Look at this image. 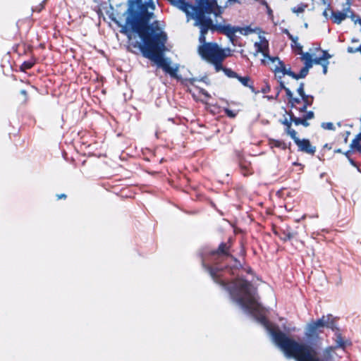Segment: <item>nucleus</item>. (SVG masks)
Masks as SVG:
<instances>
[{"mask_svg": "<svg viewBox=\"0 0 361 361\" xmlns=\"http://www.w3.org/2000/svg\"><path fill=\"white\" fill-rule=\"evenodd\" d=\"M313 57L314 56L312 53L306 52L305 54H302L301 59L305 62V66L302 68L300 73L297 75V80L303 78L307 75L309 70L313 66Z\"/></svg>", "mask_w": 361, "mask_h": 361, "instance_id": "nucleus-8", "label": "nucleus"}, {"mask_svg": "<svg viewBox=\"0 0 361 361\" xmlns=\"http://www.w3.org/2000/svg\"><path fill=\"white\" fill-rule=\"evenodd\" d=\"M32 66V63L30 62H25L22 64L21 68L23 71L30 68Z\"/></svg>", "mask_w": 361, "mask_h": 361, "instance_id": "nucleus-26", "label": "nucleus"}, {"mask_svg": "<svg viewBox=\"0 0 361 361\" xmlns=\"http://www.w3.org/2000/svg\"><path fill=\"white\" fill-rule=\"evenodd\" d=\"M286 133L288 135L290 136V137L295 141V142H296V140H300L298 137H297V133L295 130L293 129H291L290 128V125L288 124V128H287V130H286Z\"/></svg>", "mask_w": 361, "mask_h": 361, "instance_id": "nucleus-17", "label": "nucleus"}, {"mask_svg": "<svg viewBox=\"0 0 361 361\" xmlns=\"http://www.w3.org/2000/svg\"><path fill=\"white\" fill-rule=\"evenodd\" d=\"M212 27L213 23L204 33L203 41L200 40V37L199 38L201 44L198 48V52L202 59L213 64L216 71H219L223 69L221 62L228 56L230 51L229 49H222L216 43H206L205 34L209 29H212Z\"/></svg>", "mask_w": 361, "mask_h": 361, "instance_id": "nucleus-3", "label": "nucleus"}, {"mask_svg": "<svg viewBox=\"0 0 361 361\" xmlns=\"http://www.w3.org/2000/svg\"><path fill=\"white\" fill-rule=\"evenodd\" d=\"M279 67L280 68L281 73L283 75H288L292 77L294 79L297 78V74H295L293 72H292L290 68H286L284 66V65L283 66H279Z\"/></svg>", "mask_w": 361, "mask_h": 361, "instance_id": "nucleus-13", "label": "nucleus"}, {"mask_svg": "<svg viewBox=\"0 0 361 361\" xmlns=\"http://www.w3.org/2000/svg\"><path fill=\"white\" fill-rule=\"evenodd\" d=\"M332 19L335 23L340 24L346 18H351L353 19V14L350 10V4L346 2L343 11H331Z\"/></svg>", "mask_w": 361, "mask_h": 361, "instance_id": "nucleus-6", "label": "nucleus"}, {"mask_svg": "<svg viewBox=\"0 0 361 361\" xmlns=\"http://www.w3.org/2000/svg\"><path fill=\"white\" fill-rule=\"evenodd\" d=\"M336 343H337L338 346H340V347H343V343L342 338L340 336L337 337Z\"/></svg>", "mask_w": 361, "mask_h": 361, "instance_id": "nucleus-32", "label": "nucleus"}, {"mask_svg": "<svg viewBox=\"0 0 361 361\" xmlns=\"http://www.w3.org/2000/svg\"><path fill=\"white\" fill-rule=\"evenodd\" d=\"M351 42H352L353 43L358 42H359V39H355V38H353V39H351Z\"/></svg>", "mask_w": 361, "mask_h": 361, "instance_id": "nucleus-36", "label": "nucleus"}, {"mask_svg": "<svg viewBox=\"0 0 361 361\" xmlns=\"http://www.w3.org/2000/svg\"><path fill=\"white\" fill-rule=\"evenodd\" d=\"M292 47L295 49V50L298 51V54L301 55L302 56V54H305L306 52L302 51V47L297 42V44H292Z\"/></svg>", "mask_w": 361, "mask_h": 361, "instance_id": "nucleus-19", "label": "nucleus"}, {"mask_svg": "<svg viewBox=\"0 0 361 361\" xmlns=\"http://www.w3.org/2000/svg\"><path fill=\"white\" fill-rule=\"evenodd\" d=\"M66 195H61V196H59V198H62V197H65Z\"/></svg>", "mask_w": 361, "mask_h": 361, "instance_id": "nucleus-40", "label": "nucleus"}, {"mask_svg": "<svg viewBox=\"0 0 361 361\" xmlns=\"http://www.w3.org/2000/svg\"><path fill=\"white\" fill-rule=\"evenodd\" d=\"M288 238H291L293 237V235L292 233H288Z\"/></svg>", "mask_w": 361, "mask_h": 361, "instance_id": "nucleus-39", "label": "nucleus"}, {"mask_svg": "<svg viewBox=\"0 0 361 361\" xmlns=\"http://www.w3.org/2000/svg\"><path fill=\"white\" fill-rule=\"evenodd\" d=\"M306 109H307V106L306 105H304L302 108L300 109V111L301 113H305L302 117L304 118H306L307 120H310V119H312L314 116V114L312 111H308V112H305L306 111Z\"/></svg>", "mask_w": 361, "mask_h": 361, "instance_id": "nucleus-16", "label": "nucleus"}, {"mask_svg": "<svg viewBox=\"0 0 361 361\" xmlns=\"http://www.w3.org/2000/svg\"><path fill=\"white\" fill-rule=\"evenodd\" d=\"M232 299L245 312L251 314L266 329L272 341L288 358L296 361H333L335 348H326L321 358L311 346L300 343L288 337L269 323L266 318L267 310L258 302L255 288L247 281L238 279L229 286Z\"/></svg>", "mask_w": 361, "mask_h": 361, "instance_id": "nucleus-2", "label": "nucleus"}, {"mask_svg": "<svg viewBox=\"0 0 361 361\" xmlns=\"http://www.w3.org/2000/svg\"><path fill=\"white\" fill-rule=\"evenodd\" d=\"M20 94H22L23 95H24V96L25 97L27 93H26V91H25V90H22L20 91Z\"/></svg>", "mask_w": 361, "mask_h": 361, "instance_id": "nucleus-37", "label": "nucleus"}, {"mask_svg": "<svg viewBox=\"0 0 361 361\" xmlns=\"http://www.w3.org/2000/svg\"><path fill=\"white\" fill-rule=\"evenodd\" d=\"M237 78L244 86H248L249 78L238 76Z\"/></svg>", "mask_w": 361, "mask_h": 361, "instance_id": "nucleus-24", "label": "nucleus"}, {"mask_svg": "<svg viewBox=\"0 0 361 361\" xmlns=\"http://www.w3.org/2000/svg\"><path fill=\"white\" fill-rule=\"evenodd\" d=\"M290 102L291 103L292 107H293L295 104L300 102V99L297 98H293V97L292 99H290Z\"/></svg>", "mask_w": 361, "mask_h": 361, "instance_id": "nucleus-31", "label": "nucleus"}, {"mask_svg": "<svg viewBox=\"0 0 361 361\" xmlns=\"http://www.w3.org/2000/svg\"><path fill=\"white\" fill-rule=\"evenodd\" d=\"M225 112L226 115L230 118H235L236 116V113L228 109H226Z\"/></svg>", "mask_w": 361, "mask_h": 361, "instance_id": "nucleus-25", "label": "nucleus"}, {"mask_svg": "<svg viewBox=\"0 0 361 361\" xmlns=\"http://www.w3.org/2000/svg\"><path fill=\"white\" fill-rule=\"evenodd\" d=\"M322 127L325 130H334V123L328 122V123H322Z\"/></svg>", "mask_w": 361, "mask_h": 361, "instance_id": "nucleus-23", "label": "nucleus"}, {"mask_svg": "<svg viewBox=\"0 0 361 361\" xmlns=\"http://www.w3.org/2000/svg\"><path fill=\"white\" fill-rule=\"evenodd\" d=\"M257 53H262L263 59L262 62L264 64L271 66V68L275 72L276 75L281 74L279 66H283V63L278 57H271L268 55L269 43L265 37L259 36V41L255 43Z\"/></svg>", "mask_w": 361, "mask_h": 361, "instance_id": "nucleus-4", "label": "nucleus"}, {"mask_svg": "<svg viewBox=\"0 0 361 361\" xmlns=\"http://www.w3.org/2000/svg\"><path fill=\"white\" fill-rule=\"evenodd\" d=\"M271 145L272 147H281V142L278 140H271Z\"/></svg>", "mask_w": 361, "mask_h": 361, "instance_id": "nucleus-30", "label": "nucleus"}, {"mask_svg": "<svg viewBox=\"0 0 361 361\" xmlns=\"http://www.w3.org/2000/svg\"><path fill=\"white\" fill-rule=\"evenodd\" d=\"M296 145L298 146L300 149L308 154H314L315 152V147H312L308 140H296Z\"/></svg>", "mask_w": 361, "mask_h": 361, "instance_id": "nucleus-9", "label": "nucleus"}, {"mask_svg": "<svg viewBox=\"0 0 361 361\" xmlns=\"http://www.w3.org/2000/svg\"><path fill=\"white\" fill-rule=\"evenodd\" d=\"M228 246L226 244L222 243L219 245V247L217 251L214 252L213 254H222V255H228Z\"/></svg>", "mask_w": 361, "mask_h": 361, "instance_id": "nucleus-15", "label": "nucleus"}, {"mask_svg": "<svg viewBox=\"0 0 361 361\" xmlns=\"http://www.w3.org/2000/svg\"><path fill=\"white\" fill-rule=\"evenodd\" d=\"M298 93L300 94V96L305 100L307 98V96L305 94L304 92V85L302 83L300 84V87L297 90Z\"/></svg>", "mask_w": 361, "mask_h": 361, "instance_id": "nucleus-20", "label": "nucleus"}, {"mask_svg": "<svg viewBox=\"0 0 361 361\" xmlns=\"http://www.w3.org/2000/svg\"><path fill=\"white\" fill-rule=\"evenodd\" d=\"M202 265L206 268V269L209 272L211 276L213 278V279L217 282V280L216 279L215 274L214 273V270L207 264V261L205 258H202Z\"/></svg>", "mask_w": 361, "mask_h": 361, "instance_id": "nucleus-14", "label": "nucleus"}, {"mask_svg": "<svg viewBox=\"0 0 361 361\" xmlns=\"http://www.w3.org/2000/svg\"><path fill=\"white\" fill-rule=\"evenodd\" d=\"M282 87L285 90L286 92V95L289 97V99H292L293 93L290 90L288 87H286L283 84H281Z\"/></svg>", "mask_w": 361, "mask_h": 361, "instance_id": "nucleus-27", "label": "nucleus"}, {"mask_svg": "<svg viewBox=\"0 0 361 361\" xmlns=\"http://www.w3.org/2000/svg\"><path fill=\"white\" fill-rule=\"evenodd\" d=\"M304 8H305L304 6H298V7H297V8H295H295H292V11H293V12H294V13H302V12H303V11H304Z\"/></svg>", "mask_w": 361, "mask_h": 361, "instance_id": "nucleus-28", "label": "nucleus"}, {"mask_svg": "<svg viewBox=\"0 0 361 361\" xmlns=\"http://www.w3.org/2000/svg\"><path fill=\"white\" fill-rule=\"evenodd\" d=\"M239 27H233L227 25L224 27V31L229 37H231L235 33L238 32Z\"/></svg>", "mask_w": 361, "mask_h": 361, "instance_id": "nucleus-12", "label": "nucleus"}, {"mask_svg": "<svg viewBox=\"0 0 361 361\" xmlns=\"http://www.w3.org/2000/svg\"><path fill=\"white\" fill-rule=\"evenodd\" d=\"M286 33L288 35L289 38L291 39L292 42L293 44H297V41L298 39V37H294L292 35H290L287 30Z\"/></svg>", "mask_w": 361, "mask_h": 361, "instance_id": "nucleus-29", "label": "nucleus"}, {"mask_svg": "<svg viewBox=\"0 0 361 361\" xmlns=\"http://www.w3.org/2000/svg\"><path fill=\"white\" fill-rule=\"evenodd\" d=\"M290 120L292 122H293L296 126L301 125L302 121V117H296L293 115L290 116Z\"/></svg>", "mask_w": 361, "mask_h": 361, "instance_id": "nucleus-21", "label": "nucleus"}, {"mask_svg": "<svg viewBox=\"0 0 361 361\" xmlns=\"http://www.w3.org/2000/svg\"><path fill=\"white\" fill-rule=\"evenodd\" d=\"M347 51L350 54H353L356 52H360L361 54V44L356 48H354L353 47H348Z\"/></svg>", "mask_w": 361, "mask_h": 361, "instance_id": "nucleus-22", "label": "nucleus"}, {"mask_svg": "<svg viewBox=\"0 0 361 361\" xmlns=\"http://www.w3.org/2000/svg\"><path fill=\"white\" fill-rule=\"evenodd\" d=\"M257 30H258L257 27L252 28L250 26H246V27H239L238 32L242 35H247L250 33L256 32Z\"/></svg>", "mask_w": 361, "mask_h": 361, "instance_id": "nucleus-11", "label": "nucleus"}, {"mask_svg": "<svg viewBox=\"0 0 361 361\" xmlns=\"http://www.w3.org/2000/svg\"><path fill=\"white\" fill-rule=\"evenodd\" d=\"M324 16H325L326 17H327L328 16V11L325 10L323 13Z\"/></svg>", "mask_w": 361, "mask_h": 361, "instance_id": "nucleus-38", "label": "nucleus"}, {"mask_svg": "<svg viewBox=\"0 0 361 361\" xmlns=\"http://www.w3.org/2000/svg\"><path fill=\"white\" fill-rule=\"evenodd\" d=\"M334 328L331 315L323 316L315 322H311L305 328V335L307 338H314L322 332L324 328Z\"/></svg>", "mask_w": 361, "mask_h": 361, "instance_id": "nucleus-5", "label": "nucleus"}, {"mask_svg": "<svg viewBox=\"0 0 361 361\" xmlns=\"http://www.w3.org/2000/svg\"><path fill=\"white\" fill-rule=\"evenodd\" d=\"M291 122H292L291 121H290H290H288L286 120V121L283 122V123H284L285 125H286V126H287V127L288 128V124L290 126Z\"/></svg>", "mask_w": 361, "mask_h": 361, "instance_id": "nucleus-35", "label": "nucleus"}, {"mask_svg": "<svg viewBox=\"0 0 361 361\" xmlns=\"http://www.w3.org/2000/svg\"><path fill=\"white\" fill-rule=\"evenodd\" d=\"M361 141V133L357 135L356 137L353 140L350 144V148L352 150L361 151V145L360 142Z\"/></svg>", "mask_w": 361, "mask_h": 361, "instance_id": "nucleus-10", "label": "nucleus"}, {"mask_svg": "<svg viewBox=\"0 0 361 361\" xmlns=\"http://www.w3.org/2000/svg\"><path fill=\"white\" fill-rule=\"evenodd\" d=\"M313 64L321 65L323 68L324 74H326L328 66L329 64V59L331 57L329 54L325 51H320L319 54H313Z\"/></svg>", "mask_w": 361, "mask_h": 361, "instance_id": "nucleus-7", "label": "nucleus"}, {"mask_svg": "<svg viewBox=\"0 0 361 361\" xmlns=\"http://www.w3.org/2000/svg\"><path fill=\"white\" fill-rule=\"evenodd\" d=\"M173 5L184 11L188 20H195L194 25L200 28V40H204V33L212 26V20L205 15L214 11L216 6L222 8L242 4L244 0H196L197 7L187 4L185 0H169ZM136 6L131 5L126 12V21L122 26L130 45L137 48L143 56L149 59L157 67L173 78H178V64L171 66V61L164 54L169 49L166 44L167 35L163 30L164 25L159 21L149 23L154 18L155 5L153 0H136Z\"/></svg>", "mask_w": 361, "mask_h": 361, "instance_id": "nucleus-1", "label": "nucleus"}, {"mask_svg": "<svg viewBox=\"0 0 361 361\" xmlns=\"http://www.w3.org/2000/svg\"><path fill=\"white\" fill-rule=\"evenodd\" d=\"M224 71L225 74L229 78H238V75L236 74V73H235L234 71H233L231 69L224 68Z\"/></svg>", "mask_w": 361, "mask_h": 361, "instance_id": "nucleus-18", "label": "nucleus"}, {"mask_svg": "<svg viewBox=\"0 0 361 361\" xmlns=\"http://www.w3.org/2000/svg\"><path fill=\"white\" fill-rule=\"evenodd\" d=\"M355 23H359L361 25V19L360 18H355V17L353 16L352 19Z\"/></svg>", "mask_w": 361, "mask_h": 361, "instance_id": "nucleus-34", "label": "nucleus"}, {"mask_svg": "<svg viewBox=\"0 0 361 361\" xmlns=\"http://www.w3.org/2000/svg\"><path fill=\"white\" fill-rule=\"evenodd\" d=\"M301 125H302V126H304L305 127L308 126H309V123L307 122V119L304 118L302 117V124Z\"/></svg>", "mask_w": 361, "mask_h": 361, "instance_id": "nucleus-33", "label": "nucleus"}]
</instances>
